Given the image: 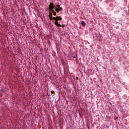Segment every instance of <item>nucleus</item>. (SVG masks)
Instances as JSON below:
<instances>
[{"label": "nucleus", "mask_w": 129, "mask_h": 129, "mask_svg": "<svg viewBox=\"0 0 129 129\" xmlns=\"http://www.w3.org/2000/svg\"><path fill=\"white\" fill-rule=\"evenodd\" d=\"M57 8L55 9V12H56V13H59L60 11H63V8L61 7H60V5H58L56 4H55Z\"/></svg>", "instance_id": "nucleus-1"}, {"label": "nucleus", "mask_w": 129, "mask_h": 129, "mask_svg": "<svg viewBox=\"0 0 129 129\" xmlns=\"http://www.w3.org/2000/svg\"><path fill=\"white\" fill-rule=\"evenodd\" d=\"M52 13L53 14V16H56L57 15V13L54 11V10L51 11Z\"/></svg>", "instance_id": "nucleus-7"}, {"label": "nucleus", "mask_w": 129, "mask_h": 129, "mask_svg": "<svg viewBox=\"0 0 129 129\" xmlns=\"http://www.w3.org/2000/svg\"><path fill=\"white\" fill-rule=\"evenodd\" d=\"M81 25H82V26H86V23L84 21H82L81 22Z\"/></svg>", "instance_id": "nucleus-6"}, {"label": "nucleus", "mask_w": 129, "mask_h": 129, "mask_svg": "<svg viewBox=\"0 0 129 129\" xmlns=\"http://www.w3.org/2000/svg\"><path fill=\"white\" fill-rule=\"evenodd\" d=\"M73 58H74L75 59L76 58V56H74Z\"/></svg>", "instance_id": "nucleus-10"}, {"label": "nucleus", "mask_w": 129, "mask_h": 129, "mask_svg": "<svg viewBox=\"0 0 129 129\" xmlns=\"http://www.w3.org/2000/svg\"><path fill=\"white\" fill-rule=\"evenodd\" d=\"M53 20L56 21V22H58V21H62V17H61V16H56V17H53Z\"/></svg>", "instance_id": "nucleus-3"}, {"label": "nucleus", "mask_w": 129, "mask_h": 129, "mask_svg": "<svg viewBox=\"0 0 129 129\" xmlns=\"http://www.w3.org/2000/svg\"><path fill=\"white\" fill-rule=\"evenodd\" d=\"M48 9L51 11H54V9H55V6H54V4L52 3H50L49 4Z\"/></svg>", "instance_id": "nucleus-2"}, {"label": "nucleus", "mask_w": 129, "mask_h": 129, "mask_svg": "<svg viewBox=\"0 0 129 129\" xmlns=\"http://www.w3.org/2000/svg\"><path fill=\"white\" fill-rule=\"evenodd\" d=\"M54 24L55 25L57 26V27H62V25H61L60 24H59V23H58V21H55L54 22Z\"/></svg>", "instance_id": "nucleus-4"}, {"label": "nucleus", "mask_w": 129, "mask_h": 129, "mask_svg": "<svg viewBox=\"0 0 129 129\" xmlns=\"http://www.w3.org/2000/svg\"><path fill=\"white\" fill-rule=\"evenodd\" d=\"M48 17H49V20H53V15L52 13H49V15H48Z\"/></svg>", "instance_id": "nucleus-5"}, {"label": "nucleus", "mask_w": 129, "mask_h": 129, "mask_svg": "<svg viewBox=\"0 0 129 129\" xmlns=\"http://www.w3.org/2000/svg\"><path fill=\"white\" fill-rule=\"evenodd\" d=\"M51 93H52L53 94H54H54H55V92L52 91L51 92Z\"/></svg>", "instance_id": "nucleus-9"}, {"label": "nucleus", "mask_w": 129, "mask_h": 129, "mask_svg": "<svg viewBox=\"0 0 129 129\" xmlns=\"http://www.w3.org/2000/svg\"><path fill=\"white\" fill-rule=\"evenodd\" d=\"M1 91H2V92H5V89H2Z\"/></svg>", "instance_id": "nucleus-8"}]
</instances>
